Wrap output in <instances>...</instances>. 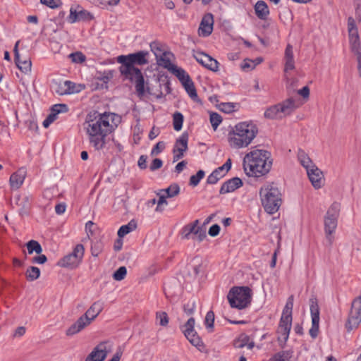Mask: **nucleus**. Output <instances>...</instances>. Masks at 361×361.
<instances>
[{"mask_svg":"<svg viewBox=\"0 0 361 361\" xmlns=\"http://www.w3.org/2000/svg\"><path fill=\"white\" fill-rule=\"evenodd\" d=\"M293 295L288 297L286 304L283 310L278 328V341L280 343L285 344L288 339L292 326V310L293 307Z\"/></svg>","mask_w":361,"mask_h":361,"instance_id":"nucleus-9","label":"nucleus"},{"mask_svg":"<svg viewBox=\"0 0 361 361\" xmlns=\"http://www.w3.org/2000/svg\"><path fill=\"white\" fill-rule=\"evenodd\" d=\"M258 133L257 126L252 122H242L228 133V142L232 147L241 148L247 147L256 137Z\"/></svg>","mask_w":361,"mask_h":361,"instance_id":"nucleus-2","label":"nucleus"},{"mask_svg":"<svg viewBox=\"0 0 361 361\" xmlns=\"http://www.w3.org/2000/svg\"><path fill=\"white\" fill-rule=\"evenodd\" d=\"M176 76L181 82L190 97L194 101H198V96L194 82L186 71L183 69L180 72H177Z\"/></svg>","mask_w":361,"mask_h":361,"instance_id":"nucleus-16","label":"nucleus"},{"mask_svg":"<svg viewBox=\"0 0 361 361\" xmlns=\"http://www.w3.org/2000/svg\"><path fill=\"white\" fill-rule=\"evenodd\" d=\"M227 299L232 308L245 309L251 302L252 290L247 286H234L229 290Z\"/></svg>","mask_w":361,"mask_h":361,"instance_id":"nucleus-8","label":"nucleus"},{"mask_svg":"<svg viewBox=\"0 0 361 361\" xmlns=\"http://www.w3.org/2000/svg\"><path fill=\"white\" fill-rule=\"evenodd\" d=\"M151 51L154 54L156 58L161 57L166 55V52L162 49L161 44L157 41L152 42L149 44Z\"/></svg>","mask_w":361,"mask_h":361,"instance_id":"nucleus-39","label":"nucleus"},{"mask_svg":"<svg viewBox=\"0 0 361 361\" xmlns=\"http://www.w3.org/2000/svg\"><path fill=\"white\" fill-rule=\"evenodd\" d=\"M285 66L284 72L287 73L289 71L295 69V61L293 56V46L288 44L285 49L284 53Z\"/></svg>","mask_w":361,"mask_h":361,"instance_id":"nucleus-28","label":"nucleus"},{"mask_svg":"<svg viewBox=\"0 0 361 361\" xmlns=\"http://www.w3.org/2000/svg\"><path fill=\"white\" fill-rule=\"evenodd\" d=\"M56 116H54V114H49L46 119L43 121L42 125L45 128H47L51 123H53L56 119Z\"/></svg>","mask_w":361,"mask_h":361,"instance_id":"nucleus-59","label":"nucleus"},{"mask_svg":"<svg viewBox=\"0 0 361 361\" xmlns=\"http://www.w3.org/2000/svg\"><path fill=\"white\" fill-rule=\"evenodd\" d=\"M236 104L233 102H222L219 105L220 111L231 114L235 111Z\"/></svg>","mask_w":361,"mask_h":361,"instance_id":"nucleus-44","label":"nucleus"},{"mask_svg":"<svg viewBox=\"0 0 361 361\" xmlns=\"http://www.w3.org/2000/svg\"><path fill=\"white\" fill-rule=\"evenodd\" d=\"M272 164L273 159L270 152L255 149L244 157L243 169L248 176L259 178L269 173Z\"/></svg>","mask_w":361,"mask_h":361,"instance_id":"nucleus-1","label":"nucleus"},{"mask_svg":"<svg viewBox=\"0 0 361 361\" xmlns=\"http://www.w3.org/2000/svg\"><path fill=\"white\" fill-rule=\"evenodd\" d=\"M66 209V205L65 203H59L55 206V212L57 214L61 215L63 214Z\"/></svg>","mask_w":361,"mask_h":361,"instance_id":"nucleus-62","label":"nucleus"},{"mask_svg":"<svg viewBox=\"0 0 361 361\" xmlns=\"http://www.w3.org/2000/svg\"><path fill=\"white\" fill-rule=\"evenodd\" d=\"M68 21L70 23H74L78 21V11L73 7H71L70 8V15L68 17Z\"/></svg>","mask_w":361,"mask_h":361,"instance_id":"nucleus-56","label":"nucleus"},{"mask_svg":"<svg viewBox=\"0 0 361 361\" xmlns=\"http://www.w3.org/2000/svg\"><path fill=\"white\" fill-rule=\"evenodd\" d=\"M184 121L183 115L179 112L176 111L173 115V126L176 131H179L182 129Z\"/></svg>","mask_w":361,"mask_h":361,"instance_id":"nucleus-38","label":"nucleus"},{"mask_svg":"<svg viewBox=\"0 0 361 361\" xmlns=\"http://www.w3.org/2000/svg\"><path fill=\"white\" fill-rule=\"evenodd\" d=\"M67 82H55L54 83V88L56 93L59 95L67 94Z\"/></svg>","mask_w":361,"mask_h":361,"instance_id":"nucleus-45","label":"nucleus"},{"mask_svg":"<svg viewBox=\"0 0 361 361\" xmlns=\"http://www.w3.org/2000/svg\"><path fill=\"white\" fill-rule=\"evenodd\" d=\"M199 224L200 221L196 219L184 226L180 231L182 238L197 240L199 242L204 240L207 238L206 228L200 227Z\"/></svg>","mask_w":361,"mask_h":361,"instance_id":"nucleus-11","label":"nucleus"},{"mask_svg":"<svg viewBox=\"0 0 361 361\" xmlns=\"http://www.w3.org/2000/svg\"><path fill=\"white\" fill-rule=\"evenodd\" d=\"M188 269L193 271V276H196L203 272L202 259L199 257H194L188 264Z\"/></svg>","mask_w":361,"mask_h":361,"instance_id":"nucleus-32","label":"nucleus"},{"mask_svg":"<svg viewBox=\"0 0 361 361\" xmlns=\"http://www.w3.org/2000/svg\"><path fill=\"white\" fill-rule=\"evenodd\" d=\"M160 60L163 62V66L169 71L174 75H176L177 72H180L183 69L180 67H178L176 65L171 63L169 59H166L163 57H160Z\"/></svg>","mask_w":361,"mask_h":361,"instance_id":"nucleus-36","label":"nucleus"},{"mask_svg":"<svg viewBox=\"0 0 361 361\" xmlns=\"http://www.w3.org/2000/svg\"><path fill=\"white\" fill-rule=\"evenodd\" d=\"M310 308L312 317V327L309 331V334L312 338H316L319 329V307L317 299L315 297H312L310 299Z\"/></svg>","mask_w":361,"mask_h":361,"instance_id":"nucleus-14","label":"nucleus"},{"mask_svg":"<svg viewBox=\"0 0 361 361\" xmlns=\"http://www.w3.org/2000/svg\"><path fill=\"white\" fill-rule=\"evenodd\" d=\"M137 226V221L135 219L130 220L127 224L120 227L117 233L118 238H123L129 233L135 231Z\"/></svg>","mask_w":361,"mask_h":361,"instance_id":"nucleus-31","label":"nucleus"},{"mask_svg":"<svg viewBox=\"0 0 361 361\" xmlns=\"http://www.w3.org/2000/svg\"><path fill=\"white\" fill-rule=\"evenodd\" d=\"M255 61H252L249 59H246L244 60L243 63L241 64V68L244 71L247 69H252V66Z\"/></svg>","mask_w":361,"mask_h":361,"instance_id":"nucleus-63","label":"nucleus"},{"mask_svg":"<svg viewBox=\"0 0 361 361\" xmlns=\"http://www.w3.org/2000/svg\"><path fill=\"white\" fill-rule=\"evenodd\" d=\"M196 308V302L195 300H190L183 305V310L188 316L192 315Z\"/></svg>","mask_w":361,"mask_h":361,"instance_id":"nucleus-43","label":"nucleus"},{"mask_svg":"<svg viewBox=\"0 0 361 361\" xmlns=\"http://www.w3.org/2000/svg\"><path fill=\"white\" fill-rule=\"evenodd\" d=\"M20 41H17L14 48H13V53H14V60L16 65L17 67L24 73H27L31 71V66L32 63L29 58L25 59L24 60H21L20 58V54L18 51V45H19Z\"/></svg>","mask_w":361,"mask_h":361,"instance_id":"nucleus-20","label":"nucleus"},{"mask_svg":"<svg viewBox=\"0 0 361 361\" xmlns=\"http://www.w3.org/2000/svg\"><path fill=\"white\" fill-rule=\"evenodd\" d=\"M165 148V143L162 141L158 142L152 148L151 155H157L161 153Z\"/></svg>","mask_w":361,"mask_h":361,"instance_id":"nucleus-55","label":"nucleus"},{"mask_svg":"<svg viewBox=\"0 0 361 361\" xmlns=\"http://www.w3.org/2000/svg\"><path fill=\"white\" fill-rule=\"evenodd\" d=\"M163 166V161L161 159L155 158L149 166V169L152 171L159 169Z\"/></svg>","mask_w":361,"mask_h":361,"instance_id":"nucleus-57","label":"nucleus"},{"mask_svg":"<svg viewBox=\"0 0 361 361\" xmlns=\"http://www.w3.org/2000/svg\"><path fill=\"white\" fill-rule=\"evenodd\" d=\"M193 57L204 68L213 72L219 71V62L207 54L202 51H197L193 54Z\"/></svg>","mask_w":361,"mask_h":361,"instance_id":"nucleus-17","label":"nucleus"},{"mask_svg":"<svg viewBox=\"0 0 361 361\" xmlns=\"http://www.w3.org/2000/svg\"><path fill=\"white\" fill-rule=\"evenodd\" d=\"M361 322V312L355 307H353L351 304V308L349 312L348 318L345 324V327L348 331H350L353 329H356Z\"/></svg>","mask_w":361,"mask_h":361,"instance_id":"nucleus-23","label":"nucleus"},{"mask_svg":"<svg viewBox=\"0 0 361 361\" xmlns=\"http://www.w3.org/2000/svg\"><path fill=\"white\" fill-rule=\"evenodd\" d=\"M300 105L301 103L298 99L290 97L281 103L268 107L264 111V116L271 120L281 118V116L279 115L281 113L285 116L290 115Z\"/></svg>","mask_w":361,"mask_h":361,"instance_id":"nucleus-7","label":"nucleus"},{"mask_svg":"<svg viewBox=\"0 0 361 361\" xmlns=\"http://www.w3.org/2000/svg\"><path fill=\"white\" fill-rule=\"evenodd\" d=\"M209 120L213 129L216 130L222 122V117L218 113L212 112L210 114Z\"/></svg>","mask_w":361,"mask_h":361,"instance_id":"nucleus-47","label":"nucleus"},{"mask_svg":"<svg viewBox=\"0 0 361 361\" xmlns=\"http://www.w3.org/2000/svg\"><path fill=\"white\" fill-rule=\"evenodd\" d=\"M220 231H221L220 226L217 224H215L212 225V226H210V228H209V231H208V234L211 237H216L219 234Z\"/></svg>","mask_w":361,"mask_h":361,"instance_id":"nucleus-58","label":"nucleus"},{"mask_svg":"<svg viewBox=\"0 0 361 361\" xmlns=\"http://www.w3.org/2000/svg\"><path fill=\"white\" fill-rule=\"evenodd\" d=\"M188 133L187 132H184L182 133V135L178 138V143L177 145H181L183 147V149H178V152L175 151V152H173V161L176 162L183 157L184 152H185L188 149Z\"/></svg>","mask_w":361,"mask_h":361,"instance_id":"nucleus-24","label":"nucleus"},{"mask_svg":"<svg viewBox=\"0 0 361 361\" xmlns=\"http://www.w3.org/2000/svg\"><path fill=\"white\" fill-rule=\"evenodd\" d=\"M298 158L301 165L306 169V171L310 169L312 165H314L309 156L302 150H299Z\"/></svg>","mask_w":361,"mask_h":361,"instance_id":"nucleus-35","label":"nucleus"},{"mask_svg":"<svg viewBox=\"0 0 361 361\" xmlns=\"http://www.w3.org/2000/svg\"><path fill=\"white\" fill-rule=\"evenodd\" d=\"M147 155H141L138 159L137 165L140 167V169H145L147 167Z\"/></svg>","mask_w":361,"mask_h":361,"instance_id":"nucleus-60","label":"nucleus"},{"mask_svg":"<svg viewBox=\"0 0 361 361\" xmlns=\"http://www.w3.org/2000/svg\"><path fill=\"white\" fill-rule=\"evenodd\" d=\"M127 274V269L125 267H119L113 274V278L116 281L123 280Z\"/></svg>","mask_w":361,"mask_h":361,"instance_id":"nucleus-52","label":"nucleus"},{"mask_svg":"<svg viewBox=\"0 0 361 361\" xmlns=\"http://www.w3.org/2000/svg\"><path fill=\"white\" fill-rule=\"evenodd\" d=\"M164 191L166 197L171 198L178 195L180 192V187L177 183L170 185L167 188L161 190V192Z\"/></svg>","mask_w":361,"mask_h":361,"instance_id":"nucleus-40","label":"nucleus"},{"mask_svg":"<svg viewBox=\"0 0 361 361\" xmlns=\"http://www.w3.org/2000/svg\"><path fill=\"white\" fill-rule=\"evenodd\" d=\"M259 196L264 211L269 214L276 213L281 205V194L278 188L269 184L262 187Z\"/></svg>","mask_w":361,"mask_h":361,"instance_id":"nucleus-5","label":"nucleus"},{"mask_svg":"<svg viewBox=\"0 0 361 361\" xmlns=\"http://www.w3.org/2000/svg\"><path fill=\"white\" fill-rule=\"evenodd\" d=\"M298 94L301 95L304 99H308L310 97V88L308 86H305L298 91Z\"/></svg>","mask_w":361,"mask_h":361,"instance_id":"nucleus-61","label":"nucleus"},{"mask_svg":"<svg viewBox=\"0 0 361 361\" xmlns=\"http://www.w3.org/2000/svg\"><path fill=\"white\" fill-rule=\"evenodd\" d=\"M157 321L159 322V325L166 326L169 324V317L166 312H157L156 313Z\"/></svg>","mask_w":361,"mask_h":361,"instance_id":"nucleus-50","label":"nucleus"},{"mask_svg":"<svg viewBox=\"0 0 361 361\" xmlns=\"http://www.w3.org/2000/svg\"><path fill=\"white\" fill-rule=\"evenodd\" d=\"M132 79H128L131 82H135V90L138 97H142L146 90L145 89V79L140 69H136L135 72H132L130 75ZM147 92H149V88H147Z\"/></svg>","mask_w":361,"mask_h":361,"instance_id":"nucleus-19","label":"nucleus"},{"mask_svg":"<svg viewBox=\"0 0 361 361\" xmlns=\"http://www.w3.org/2000/svg\"><path fill=\"white\" fill-rule=\"evenodd\" d=\"M249 341L250 337L245 334H242L236 340L234 341L233 345L236 348H243L247 345Z\"/></svg>","mask_w":361,"mask_h":361,"instance_id":"nucleus-42","label":"nucleus"},{"mask_svg":"<svg viewBox=\"0 0 361 361\" xmlns=\"http://www.w3.org/2000/svg\"><path fill=\"white\" fill-rule=\"evenodd\" d=\"M254 9L255 14L259 19L265 20L268 18L269 9L265 1L262 0L257 1L254 6Z\"/></svg>","mask_w":361,"mask_h":361,"instance_id":"nucleus-29","label":"nucleus"},{"mask_svg":"<svg viewBox=\"0 0 361 361\" xmlns=\"http://www.w3.org/2000/svg\"><path fill=\"white\" fill-rule=\"evenodd\" d=\"M116 116L114 113L99 114L98 111H92L87 115L85 123L87 124V133H111L114 130L113 126L109 121H113Z\"/></svg>","mask_w":361,"mask_h":361,"instance_id":"nucleus-4","label":"nucleus"},{"mask_svg":"<svg viewBox=\"0 0 361 361\" xmlns=\"http://www.w3.org/2000/svg\"><path fill=\"white\" fill-rule=\"evenodd\" d=\"M348 30L351 51L354 54H359L361 52L360 40L357 26L352 17H350L348 20Z\"/></svg>","mask_w":361,"mask_h":361,"instance_id":"nucleus-15","label":"nucleus"},{"mask_svg":"<svg viewBox=\"0 0 361 361\" xmlns=\"http://www.w3.org/2000/svg\"><path fill=\"white\" fill-rule=\"evenodd\" d=\"M243 181L240 178L234 177L224 182L219 190L220 194H226L235 191L243 186Z\"/></svg>","mask_w":361,"mask_h":361,"instance_id":"nucleus-25","label":"nucleus"},{"mask_svg":"<svg viewBox=\"0 0 361 361\" xmlns=\"http://www.w3.org/2000/svg\"><path fill=\"white\" fill-rule=\"evenodd\" d=\"M205 173L203 170H199L196 174L192 175L190 178L189 184L193 187L197 186L200 180L204 178Z\"/></svg>","mask_w":361,"mask_h":361,"instance_id":"nucleus-46","label":"nucleus"},{"mask_svg":"<svg viewBox=\"0 0 361 361\" xmlns=\"http://www.w3.org/2000/svg\"><path fill=\"white\" fill-rule=\"evenodd\" d=\"M307 173L313 187L316 189L321 188L324 177L322 171L315 165H312L311 168L307 171Z\"/></svg>","mask_w":361,"mask_h":361,"instance_id":"nucleus-21","label":"nucleus"},{"mask_svg":"<svg viewBox=\"0 0 361 361\" xmlns=\"http://www.w3.org/2000/svg\"><path fill=\"white\" fill-rule=\"evenodd\" d=\"M67 82V94L78 93L83 90L85 88V85L82 84H76L70 80H66Z\"/></svg>","mask_w":361,"mask_h":361,"instance_id":"nucleus-37","label":"nucleus"},{"mask_svg":"<svg viewBox=\"0 0 361 361\" xmlns=\"http://www.w3.org/2000/svg\"><path fill=\"white\" fill-rule=\"evenodd\" d=\"M85 231L87 233V240L90 241V248H97L99 247V245H97L98 241L94 243L92 238L94 236L96 233L98 231L97 226L92 221H88L85 224Z\"/></svg>","mask_w":361,"mask_h":361,"instance_id":"nucleus-30","label":"nucleus"},{"mask_svg":"<svg viewBox=\"0 0 361 361\" xmlns=\"http://www.w3.org/2000/svg\"><path fill=\"white\" fill-rule=\"evenodd\" d=\"M40 275V270L38 267H30L26 271V277L28 281H32L37 279Z\"/></svg>","mask_w":361,"mask_h":361,"instance_id":"nucleus-41","label":"nucleus"},{"mask_svg":"<svg viewBox=\"0 0 361 361\" xmlns=\"http://www.w3.org/2000/svg\"><path fill=\"white\" fill-rule=\"evenodd\" d=\"M85 250H73L71 252L60 259L56 265L70 270L76 269L84 257Z\"/></svg>","mask_w":361,"mask_h":361,"instance_id":"nucleus-12","label":"nucleus"},{"mask_svg":"<svg viewBox=\"0 0 361 361\" xmlns=\"http://www.w3.org/2000/svg\"><path fill=\"white\" fill-rule=\"evenodd\" d=\"M39 2L51 9L59 8L63 5L61 0H39Z\"/></svg>","mask_w":361,"mask_h":361,"instance_id":"nucleus-48","label":"nucleus"},{"mask_svg":"<svg viewBox=\"0 0 361 361\" xmlns=\"http://www.w3.org/2000/svg\"><path fill=\"white\" fill-rule=\"evenodd\" d=\"M340 209L341 204L338 202H333L324 217V231L326 240L330 244L332 241V234L334 233L337 227Z\"/></svg>","mask_w":361,"mask_h":361,"instance_id":"nucleus-10","label":"nucleus"},{"mask_svg":"<svg viewBox=\"0 0 361 361\" xmlns=\"http://www.w3.org/2000/svg\"><path fill=\"white\" fill-rule=\"evenodd\" d=\"M90 136V142L96 150H100L104 147L106 137L109 133H87Z\"/></svg>","mask_w":361,"mask_h":361,"instance_id":"nucleus-27","label":"nucleus"},{"mask_svg":"<svg viewBox=\"0 0 361 361\" xmlns=\"http://www.w3.org/2000/svg\"><path fill=\"white\" fill-rule=\"evenodd\" d=\"M103 309L104 303L102 301L98 300L94 302L86 312L80 317L78 320L66 330V334L67 336H73L81 331L92 323Z\"/></svg>","mask_w":361,"mask_h":361,"instance_id":"nucleus-6","label":"nucleus"},{"mask_svg":"<svg viewBox=\"0 0 361 361\" xmlns=\"http://www.w3.org/2000/svg\"><path fill=\"white\" fill-rule=\"evenodd\" d=\"M352 304H353V307H355L357 310H358L360 312H361V296H358V297L355 298L353 300Z\"/></svg>","mask_w":361,"mask_h":361,"instance_id":"nucleus-64","label":"nucleus"},{"mask_svg":"<svg viewBox=\"0 0 361 361\" xmlns=\"http://www.w3.org/2000/svg\"><path fill=\"white\" fill-rule=\"evenodd\" d=\"M68 107L65 104H54L51 108V114H54L57 117V115L60 113L67 112Z\"/></svg>","mask_w":361,"mask_h":361,"instance_id":"nucleus-49","label":"nucleus"},{"mask_svg":"<svg viewBox=\"0 0 361 361\" xmlns=\"http://www.w3.org/2000/svg\"><path fill=\"white\" fill-rule=\"evenodd\" d=\"M107 355L106 343H100L87 357L85 361H104Z\"/></svg>","mask_w":361,"mask_h":361,"instance_id":"nucleus-22","label":"nucleus"},{"mask_svg":"<svg viewBox=\"0 0 361 361\" xmlns=\"http://www.w3.org/2000/svg\"><path fill=\"white\" fill-rule=\"evenodd\" d=\"M195 319L193 317H190L182 326H180V329L184 336L192 345L197 348L202 347L203 342L195 330Z\"/></svg>","mask_w":361,"mask_h":361,"instance_id":"nucleus-13","label":"nucleus"},{"mask_svg":"<svg viewBox=\"0 0 361 361\" xmlns=\"http://www.w3.org/2000/svg\"><path fill=\"white\" fill-rule=\"evenodd\" d=\"M214 313L213 311L210 310V311L207 312L206 317H205L204 324H205L206 327L207 329H211V331H212L213 327H214Z\"/></svg>","mask_w":361,"mask_h":361,"instance_id":"nucleus-51","label":"nucleus"},{"mask_svg":"<svg viewBox=\"0 0 361 361\" xmlns=\"http://www.w3.org/2000/svg\"><path fill=\"white\" fill-rule=\"evenodd\" d=\"M214 22V16L211 13L204 15L198 28L199 36L202 37L209 36L213 31Z\"/></svg>","mask_w":361,"mask_h":361,"instance_id":"nucleus-18","label":"nucleus"},{"mask_svg":"<svg viewBox=\"0 0 361 361\" xmlns=\"http://www.w3.org/2000/svg\"><path fill=\"white\" fill-rule=\"evenodd\" d=\"M149 56V51H139L135 53L129 54L128 55H120L117 57V62L121 63L119 67V71L126 79H132L130 76L132 72H135L136 69H139L135 67V65L142 66L147 64L149 61L147 56Z\"/></svg>","mask_w":361,"mask_h":361,"instance_id":"nucleus-3","label":"nucleus"},{"mask_svg":"<svg viewBox=\"0 0 361 361\" xmlns=\"http://www.w3.org/2000/svg\"><path fill=\"white\" fill-rule=\"evenodd\" d=\"M226 176V172H223L220 167L214 170L212 173L207 177V184H216L221 178Z\"/></svg>","mask_w":361,"mask_h":361,"instance_id":"nucleus-34","label":"nucleus"},{"mask_svg":"<svg viewBox=\"0 0 361 361\" xmlns=\"http://www.w3.org/2000/svg\"><path fill=\"white\" fill-rule=\"evenodd\" d=\"M93 19L92 14L87 10L82 9L78 11V21L90 20Z\"/></svg>","mask_w":361,"mask_h":361,"instance_id":"nucleus-53","label":"nucleus"},{"mask_svg":"<svg viewBox=\"0 0 361 361\" xmlns=\"http://www.w3.org/2000/svg\"><path fill=\"white\" fill-rule=\"evenodd\" d=\"M70 57L75 63H82L85 61V56L81 52H75L70 54Z\"/></svg>","mask_w":361,"mask_h":361,"instance_id":"nucleus-54","label":"nucleus"},{"mask_svg":"<svg viewBox=\"0 0 361 361\" xmlns=\"http://www.w3.org/2000/svg\"><path fill=\"white\" fill-rule=\"evenodd\" d=\"M26 176V170L25 168L19 169L16 172L13 173L10 177V185L12 189L17 190L23 184Z\"/></svg>","mask_w":361,"mask_h":361,"instance_id":"nucleus-26","label":"nucleus"},{"mask_svg":"<svg viewBox=\"0 0 361 361\" xmlns=\"http://www.w3.org/2000/svg\"><path fill=\"white\" fill-rule=\"evenodd\" d=\"M293 351L292 350H281L275 353L270 361H290L293 357Z\"/></svg>","mask_w":361,"mask_h":361,"instance_id":"nucleus-33","label":"nucleus"}]
</instances>
